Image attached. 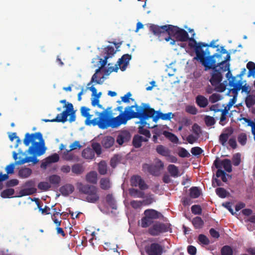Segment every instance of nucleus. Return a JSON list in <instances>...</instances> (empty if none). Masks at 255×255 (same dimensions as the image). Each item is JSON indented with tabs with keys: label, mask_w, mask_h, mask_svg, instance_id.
Here are the masks:
<instances>
[{
	"label": "nucleus",
	"mask_w": 255,
	"mask_h": 255,
	"mask_svg": "<svg viewBox=\"0 0 255 255\" xmlns=\"http://www.w3.org/2000/svg\"><path fill=\"white\" fill-rule=\"evenodd\" d=\"M123 107L118 106L115 111H119L120 114L116 117H113V128H117L122 124H126L128 121L137 118L139 119L140 126L138 127V133L144 135L147 138L150 137L149 130L144 128L147 125L146 120L151 118L155 114V111L151 108L149 105L146 103H141L140 106L137 104L126 107L123 111Z\"/></svg>",
	"instance_id": "1"
},
{
	"label": "nucleus",
	"mask_w": 255,
	"mask_h": 255,
	"mask_svg": "<svg viewBox=\"0 0 255 255\" xmlns=\"http://www.w3.org/2000/svg\"><path fill=\"white\" fill-rule=\"evenodd\" d=\"M23 143L25 146H28L30 143L32 145L28 148L27 152L32 155L31 157H25L19 159L14 163H10L7 165L5 168L6 174H2L0 173V182L7 180L8 178V174L14 173L15 165H21L25 163L32 162L33 164H36L39 160L37 157L43 155L45 151L44 140L43 138L42 134L40 132L30 134L26 133L23 139Z\"/></svg>",
	"instance_id": "2"
},
{
	"label": "nucleus",
	"mask_w": 255,
	"mask_h": 255,
	"mask_svg": "<svg viewBox=\"0 0 255 255\" xmlns=\"http://www.w3.org/2000/svg\"><path fill=\"white\" fill-rule=\"evenodd\" d=\"M149 29L150 31L158 37L160 41L164 39L166 41H170L171 45H175L176 42L172 36L175 37L177 41L181 42L187 41L189 39V35L186 30L171 24L159 26L150 24Z\"/></svg>",
	"instance_id": "3"
},
{
	"label": "nucleus",
	"mask_w": 255,
	"mask_h": 255,
	"mask_svg": "<svg viewBox=\"0 0 255 255\" xmlns=\"http://www.w3.org/2000/svg\"><path fill=\"white\" fill-rule=\"evenodd\" d=\"M215 57L220 58L221 54L215 53L211 56H206V59L202 61L201 63L204 67L205 71L212 69L211 78L210 82L213 86L216 87L222 81V73L227 71L230 66L229 63L221 61L217 63Z\"/></svg>",
	"instance_id": "4"
},
{
	"label": "nucleus",
	"mask_w": 255,
	"mask_h": 255,
	"mask_svg": "<svg viewBox=\"0 0 255 255\" xmlns=\"http://www.w3.org/2000/svg\"><path fill=\"white\" fill-rule=\"evenodd\" d=\"M77 189L79 192L86 195V201L95 203L100 199L98 194V188L94 186L89 184H84L82 183H78L77 185Z\"/></svg>",
	"instance_id": "5"
},
{
	"label": "nucleus",
	"mask_w": 255,
	"mask_h": 255,
	"mask_svg": "<svg viewBox=\"0 0 255 255\" xmlns=\"http://www.w3.org/2000/svg\"><path fill=\"white\" fill-rule=\"evenodd\" d=\"M195 33L193 34V36L191 38L189 37L188 46L191 48H194L196 53V56L194 57V59L199 60L200 62L204 61L206 59V56H211L210 52L208 49L207 48L205 51L202 49L203 47H205L207 46L206 43L203 42L197 43L196 40L194 38Z\"/></svg>",
	"instance_id": "6"
},
{
	"label": "nucleus",
	"mask_w": 255,
	"mask_h": 255,
	"mask_svg": "<svg viewBox=\"0 0 255 255\" xmlns=\"http://www.w3.org/2000/svg\"><path fill=\"white\" fill-rule=\"evenodd\" d=\"M87 125L92 124L94 126L98 125L101 129H106L112 127V114L107 111L102 112L99 118H95L93 120H88L86 122Z\"/></svg>",
	"instance_id": "7"
},
{
	"label": "nucleus",
	"mask_w": 255,
	"mask_h": 255,
	"mask_svg": "<svg viewBox=\"0 0 255 255\" xmlns=\"http://www.w3.org/2000/svg\"><path fill=\"white\" fill-rule=\"evenodd\" d=\"M170 224L157 221L148 229V233L152 236H157L161 234L167 232L170 229Z\"/></svg>",
	"instance_id": "8"
},
{
	"label": "nucleus",
	"mask_w": 255,
	"mask_h": 255,
	"mask_svg": "<svg viewBox=\"0 0 255 255\" xmlns=\"http://www.w3.org/2000/svg\"><path fill=\"white\" fill-rule=\"evenodd\" d=\"M236 78V77H233L232 80L229 81V85L233 87L231 91L234 95H237L238 91L241 89L242 90V92H244L248 95H249L251 91L249 86H247V84L243 86L242 82L241 81L237 82Z\"/></svg>",
	"instance_id": "9"
},
{
	"label": "nucleus",
	"mask_w": 255,
	"mask_h": 255,
	"mask_svg": "<svg viewBox=\"0 0 255 255\" xmlns=\"http://www.w3.org/2000/svg\"><path fill=\"white\" fill-rule=\"evenodd\" d=\"M109 58L108 56H106L105 57V59H103L102 58H100L99 57H97L95 58V60H98L97 66L99 67L96 70L95 73L93 75L91 80L90 82H89L87 85L89 86L93 82H96L97 83H100L99 80H97L98 74L99 72H101V70L104 67V66L106 65L107 63V59Z\"/></svg>",
	"instance_id": "10"
},
{
	"label": "nucleus",
	"mask_w": 255,
	"mask_h": 255,
	"mask_svg": "<svg viewBox=\"0 0 255 255\" xmlns=\"http://www.w3.org/2000/svg\"><path fill=\"white\" fill-rule=\"evenodd\" d=\"M164 248L158 243H153L146 247L145 251L148 255H162L164 253Z\"/></svg>",
	"instance_id": "11"
},
{
	"label": "nucleus",
	"mask_w": 255,
	"mask_h": 255,
	"mask_svg": "<svg viewBox=\"0 0 255 255\" xmlns=\"http://www.w3.org/2000/svg\"><path fill=\"white\" fill-rule=\"evenodd\" d=\"M131 59V56L129 54H125L119 59L117 64L113 67V72H117L119 69L122 71H125Z\"/></svg>",
	"instance_id": "12"
},
{
	"label": "nucleus",
	"mask_w": 255,
	"mask_h": 255,
	"mask_svg": "<svg viewBox=\"0 0 255 255\" xmlns=\"http://www.w3.org/2000/svg\"><path fill=\"white\" fill-rule=\"evenodd\" d=\"M214 165L215 167L219 169H221L222 167L225 170L228 172H231L232 171L231 161L229 159H224L220 160L217 157L214 161Z\"/></svg>",
	"instance_id": "13"
},
{
	"label": "nucleus",
	"mask_w": 255,
	"mask_h": 255,
	"mask_svg": "<svg viewBox=\"0 0 255 255\" xmlns=\"http://www.w3.org/2000/svg\"><path fill=\"white\" fill-rule=\"evenodd\" d=\"M130 185L133 187H138L141 190H144L148 188L143 179L139 175H133L130 178Z\"/></svg>",
	"instance_id": "14"
},
{
	"label": "nucleus",
	"mask_w": 255,
	"mask_h": 255,
	"mask_svg": "<svg viewBox=\"0 0 255 255\" xmlns=\"http://www.w3.org/2000/svg\"><path fill=\"white\" fill-rule=\"evenodd\" d=\"M34 182L32 180H29L24 184L25 187L29 188L21 190L19 191V197L30 195L33 194L36 192V189L34 187Z\"/></svg>",
	"instance_id": "15"
},
{
	"label": "nucleus",
	"mask_w": 255,
	"mask_h": 255,
	"mask_svg": "<svg viewBox=\"0 0 255 255\" xmlns=\"http://www.w3.org/2000/svg\"><path fill=\"white\" fill-rule=\"evenodd\" d=\"M131 134L127 130H121L117 137V142L119 145H123L124 143L128 142L131 139Z\"/></svg>",
	"instance_id": "16"
},
{
	"label": "nucleus",
	"mask_w": 255,
	"mask_h": 255,
	"mask_svg": "<svg viewBox=\"0 0 255 255\" xmlns=\"http://www.w3.org/2000/svg\"><path fill=\"white\" fill-rule=\"evenodd\" d=\"M59 160V156L58 154L54 153L46 157L41 164V167L46 169L50 164L57 162Z\"/></svg>",
	"instance_id": "17"
},
{
	"label": "nucleus",
	"mask_w": 255,
	"mask_h": 255,
	"mask_svg": "<svg viewBox=\"0 0 255 255\" xmlns=\"http://www.w3.org/2000/svg\"><path fill=\"white\" fill-rule=\"evenodd\" d=\"M173 117L174 114L171 112L163 114L160 112L155 111V114L153 115L151 118H153L154 122H156L159 119L162 120H170L171 119L173 118Z\"/></svg>",
	"instance_id": "18"
},
{
	"label": "nucleus",
	"mask_w": 255,
	"mask_h": 255,
	"mask_svg": "<svg viewBox=\"0 0 255 255\" xmlns=\"http://www.w3.org/2000/svg\"><path fill=\"white\" fill-rule=\"evenodd\" d=\"M144 215L151 220L158 219L163 217L162 214L154 209H146L144 212Z\"/></svg>",
	"instance_id": "19"
},
{
	"label": "nucleus",
	"mask_w": 255,
	"mask_h": 255,
	"mask_svg": "<svg viewBox=\"0 0 255 255\" xmlns=\"http://www.w3.org/2000/svg\"><path fill=\"white\" fill-rule=\"evenodd\" d=\"M66 109L60 114V120L62 121L64 123L67 120V117L69 115V113L72 112L74 111L73 106L71 103H68L66 106Z\"/></svg>",
	"instance_id": "20"
},
{
	"label": "nucleus",
	"mask_w": 255,
	"mask_h": 255,
	"mask_svg": "<svg viewBox=\"0 0 255 255\" xmlns=\"http://www.w3.org/2000/svg\"><path fill=\"white\" fill-rule=\"evenodd\" d=\"M156 151L159 155L165 157L169 155V153H171V151L168 148L161 144L157 145Z\"/></svg>",
	"instance_id": "21"
},
{
	"label": "nucleus",
	"mask_w": 255,
	"mask_h": 255,
	"mask_svg": "<svg viewBox=\"0 0 255 255\" xmlns=\"http://www.w3.org/2000/svg\"><path fill=\"white\" fill-rule=\"evenodd\" d=\"M196 103L200 108H205L208 105V99L202 95H198L196 97Z\"/></svg>",
	"instance_id": "22"
},
{
	"label": "nucleus",
	"mask_w": 255,
	"mask_h": 255,
	"mask_svg": "<svg viewBox=\"0 0 255 255\" xmlns=\"http://www.w3.org/2000/svg\"><path fill=\"white\" fill-rule=\"evenodd\" d=\"M74 190V186L71 184H66L60 188L61 193L64 196H68Z\"/></svg>",
	"instance_id": "23"
},
{
	"label": "nucleus",
	"mask_w": 255,
	"mask_h": 255,
	"mask_svg": "<svg viewBox=\"0 0 255 255\" xmlns=\"http://www.w3.org/2000/svg\"><path fill=\"white\" fill-rule=\"evenodd\" d=\"M82 155L85 159H92L95 157V153L91 148L87 147L83 150Z\"/></svg>",
	"instance_id": "24"
},
{
	"label": "nucleus",
	"mask_w": 255,
	"mask_h": 255,
	"mask_svg": "<svg viewBox=\"0 0 255 255\" xmlns=\"http://www.w3.org/2000/svg\"><path fill=\"white\" fill-rule=\"evenodd\" d=\"M32 173L31 169L28 167L21 168L18 171V176L21 178L28 177Z\"/></svg>",
	"instance_id": "25"
},
{
	"label": "nucleus",
	"mask_w": 255,
	"mask_h": 255,
	"mask_svg": "<svg viewBox=\"0 0 255 255\" xmlns=\"http://www.w3.org/2000/svg\"><path fill=\"white\" fill-rule=\"evenodd\" d=\"M167 170L172 177H177L179 176L178 168L174 164H169L167 167Z\"/></svg>",
	"instance_id": "26"
},
{
	"label": "nucleus",
	"mask_w": 255,
	"mask_h": 255,
	"mask_svg": "<svg viewBox=\"0 0 255 255\" xmlns=\"http://www.w3.org/2000/svg\"><path fill=\"white\" fill-rule=\"evenodd\" d=\"M86 180L90 183L96 184L97 182V173L96 171H91L86 175Z\"/></svg>",
	"instance_id": "27"
},
{
	"label": "nucleus",
	"mask_w": 255,
	"mask_h": 255,
	"mask_svg": "<svg viewBox=\"0 0 255 255\" xmlns=\"http://www.w3.org/2000/svg\"><path fill=\"white\" fill-rule=\"evenodd\" d=\"M216 176L217 178L221 177L222 179V180L224 182H227L228 181V179L227 178V176L229 177L230 178H231V175L227 174L225 171L222 170L221 169H219L217 170L216 174Z\"/></svg>",
	"instance_id": "28"
},
{
	"label": "nucleus",
	"mask_w": 255,
	"mask_h": 255,
	"mask_svg": "<svg viewBox=\"0 0 255 255\" xmlns=\"http://www.w3.org/2000/svg\"><path fill=\"white\" fill-rule=\"evenodd\" d=\"M101 144L105 148H109L112 147V136H105L101 141Z\"/></svg>",
	"instance_id": "29"
},
{
	"label": "nucleus",
	"mask_w": 255,
	"mask_h": 255,
	"mask_svg": "<svg viewBox=\"0 0 255 255\" xmlns=\"http://www.w3.org/2000/svg\"><path fill=\"white\" fill-rule=\"evenodd\" d=\"M192 224L195 229H201L204 225V221L200 217H196L193 218Z\"/></svg>",
	"instance_id": "30"
},
{
	"label": "nucleus",
	"mask_w": 255,
	"mask_h": 255,
	"mask_svg": "<svg viewBox=\"0 0 255 255\" xmlns=\"http://www.w3.org/2000/svg\"><path fill=\"white\" fill-rule=\"evenodd\" d=\"M245 103L248 108H251L255 105V97L252 95H248L246 98Z\"/></svg>",
	"instance_id": "31"
},
{
	"label": "nucleus",
	"mask_w": 255,
	"mask_h": 255,
	"mask_svg": "<svg viewBox=\"0 0 255 255\" xmlns=\"http://www.w3.org/2000/svg\"><path fill=\"white\" fill-rule=\"evenodd\" d=\"M153 223V221L144 215L141 219L140 226L142 228H147Z\"/></svg>",
	"instance_id": "32"
},
{
	"label": "nucleus",
	"mask_w": 255,
	"mask_h": 255,
	"mask_svg": "<svg viewBox=\"0 0 255 255\" xmlns=\"http://www.w3.org/2000/svg\"><path fill=\"white\" fill-rule=\"evenodd\" d=\"M247 68L249 70L248 77L255 75V64L254 62L250 61L247 64Z\"/></svg>",
	"instance_id": "33"
},
{
	"label": "nucleus",
	"mask_w": 255,
	"mask_h": 255,
	"mask_svg": "<svg viewBox=\"0 0 255 255\" xmlns=\"http://www.w3.org/2000/svg\"><path fill=\"white\" fill-rule=\"evenodd\" d=\"M14 193V190L12 188H7L1 193V197L3 198H10Z\"/></svg>",
	"instance_id": "34"
},
{
	"label": "nucleus",
	"mask_w": 255,
	"mask_h": 255,
	"mask_svg": "<svg viewBox=\"0 0 255 255\" xmlns=\"http://www.w3.org/2000/svg\"><path fill=\"white\" fill-rule=\"evenodd\" d=\"M71 170L73 173L77 175L81 174L84 171L83 166L78 163L72 165Z\"/></svg>",
	"instance_id": "35"
},
{
	"label": "nucleus",
	"mask_w": 255,
	"mask_h": 255,
	"mask_svg": "<svg viewBox=\"0 0 255 255\" xmlns=\"http://www.w3.org/2000/svg\"><path fill=\"white\" fill-rule=\"evenodd\" d=\"M141 136L136 134L135 135L132 139V145L135 148H139L141 147L142 142L141 140Z\"/></svg>",
	"instance_id": "36"
},
{
	"label": "nucleus",
	"mask_w": 255,
	"mask_h": 255,
	"mask_svg": "<svg viewBox=\"0 0 255 255\" xmlns=\"http://www.w3.org/2000/svg\"><path fill=\"white\" fill-rule=\"evenodd\" d=\"M200 194V191L197 187H192L190 189V196L192 198H198Z\"/></svg>",
	"instance_id": "37"
},
{
	"label": "nucleus",
	"mask_w": 255,
	"mask_h": 255,
	"mask_svg": "<svg viewBox=\"0 0 255 255\" xmlns=\"http://www.w3.org/2000/svg\"><path fill=\"white\" fill-rule=\"evenodd\" d=\"M100 187L103 190H108L110 188V181L109 179L103 178L101 179Z\"/></svg>",
	"instance_id": "38"
},
{
	"label": "nucleus",
	"mask_w": 255,
	"mask_h": 255,
	"mask_svg": "<svg viewBox=\"0 0 255 255\" xmlns=\"http://www.w3.org/2000/svg\"><path fill=\"white\" fill-rule=\"evenodd\" d=\"M163 134L167 137L170 141L173 143H177L178 141L177 137L173 133L168 132L164 131Z\"/></svg>",
	"instance_id": "39"
},
{
	"label": "nucleus",
	"mask_w": 255,
	"mask_h": 255,
	"mask_svg": "<svg viewBox=\"0 0 255 255\" xmlns=\"http://www.w3.org/2000/svg\"><path fill=\"white\" fill-rule=\"evenodd\" d=\"M215 191L217 195L221 198H226L229 194L227 191L222 187L216 188Z\"/></svg>",
	"instance_id": "40"
},
{
	"label": "nucleus",
	"mask_w": 255,
	"mask_h": 255,
	"mask_svg": "<svg viewBox=\"0 0 255 255\" xmlns=\"http://www.w3.org/2000/svg\"><path fill=\"white\" fill-rule=\"evenodd\" d=\"M230 134L227 133H222L219 137V142L223 145L225 146L226 145L227 141L228 140L229 138Z\"/></svg>",
	"instance_id": "41"
},
{
	"label": "nucleus",
	"mask_w": 255,
	"mask_h": 255,
	"mask_svg": "<svg viewBox=\"0 0 255 255\" xmlns=\"http://www.w3.org/2000/svg\"><path fill=\"white\" fill-rule=\"evenodd\" d=\"M98 171L102 175H104L107 173V164L105 161H101L98 164Z\"/></svg>",
	"instance_id": "42"
},
{
	"label": "nucleus",
	"mask_w": 255,
	"mask_h": 255,
	"mask_svg": "<svg viewBox=\"0 0 255 255\" xmlns=\"http://www.w3.org/2000/svg\"><path fill=\"white\" fill-rule=\"evenodd\" d=\"M89 111L90 109L86 107L83 106L81 108V113L82 116L87 118L86 122H87L88 120H89L92 117V115L89 114Z\"/></svg>",
	"instance_id": "43"
},
{
	"label": "nucleus",
	"mask_w": 255,
	"mask_h": 255,
	"mask_svg": "<svg viewBox=\"0 0 255 255\" xmlns=\"http://www.w3.org/2000/svg\"><path fill=\"white\" fill-rule=\"evenodd\" d=\"M222 255H233V251L232 248L229 246H224L221 250Z\"/></svg>",
	"instance_id": "44"
},
{
	"label": "nucleus",
	"mask_w": 255,
	"mask_h": 255,
	"mask_svg": "<svg viewBox=\"0 0 255 255\" xmlns=\"http://www.w3.org/2000/svg\"><path fill=\"white\" fill-rule=\"evenodd\" d=\"M60 177L57 175H52L50 176L49 177V181L50 183L53 185H58L60 182Z\"/></svg>",
	"instance_id": "45"
},
{
	"label": "nucleus",
	"mask_w": 255,
	"mask_h": 255,
	"mask_svg": "<svg viewBox=\"0 0 255 255\" xmlns=\"http://www.w3.org/2000/svg\"><path fill=\"white\" fill-rule=\"evenodd\" d=\"M71 151L65 149L63 152V158L66 161H71L74 159V155L70 153Z\"/></svg>",
	"instance_id": "46"
},
{
	"label": "nucleus",
	"mask_w": 255,
	"mask_h": 255,
	"mask_svg": "<svg viewBox=\"0 0 255 255\" xmlns=\"http://www.w3.org/2000/svg\"><path fill=\"white\" fill-rule=\"evenodd\" d=\"M92 149L94 150V153H96L98 155L102 153V148L101 144L98 142H94L92 143Z\"/></svg>",
	"instance_id": "47"
},
{
	"label": "nucleus",
	"mask_w": 255,
	"mask_h": 255,
	"mask_svg": "<svg viewBox=\"0 0 255 255\" xmlns=\"http://www.w3.org/2000/svg\"><path fill=\"white\" fill-rule=\"evenodd\" d=\"M37 187L41 190L47 191L51 188V185L47 182H40L38 183Z\"/></svg>",
	"instance_id": "48"
},
{
	"label": "nucleus",
	"mask_w": 255,
	"mask_h": 255,
	"mask_svg": "<svg viewBox=\"0 0 255 255\" xmlns=\"http://www.w3.org/2000/svg\"><path fill=\"white\" fill-rule=\"evenodd\" d=\"M238 142L242 145H245L247 141V136L246 133H241L238 136Z\"/></svg>",
	"instance_id": "49"
},
{
	"label": "nucleus",
	"mask_w": 255,
	"mask_h": 255,
	"mask_svg": "<svg viewBox=\"0 0 255 255\" xmlns=\"http://www.w3.org/2000/svg\"><path fill=\"white\" fill-rule=\"evenodd\" d=\"M204 121L206 126L208 127L212 126L216 123L215 119L209 116H205Z\"/></svg>",
	"instance_id": "50"
},
{
	"label": "nucleus",
	"mask_w": 255,
	"mask_h": 255,
	"mask_svg": "<svg viewBox=\"0 0 255 255\" xmlns=\"http://www.w3.org/2000/svg\"><path fill=\"white\" fill-rule=\"evenodd\" d=\"M241 161V154L239 153L234 154L232 158L233 164L234 166H238Z\"/></svg>",
	"instance_id": "51"
},
{
	"label": "nucleus",
	"mask_w": 255,
	"mask_h": 255,
	"mask_svg": "<svg viewBox=\"0 0 255 255\" xmlns=\"http://www.w3.org/2000/svg\"><path fill=\"white\" fill-rule=\"evenodd\" d=\"M101 95V93L100 92L97 95L93 96L94 97L92 99V105L93 106H95L97 105L99 107L101 108L102 106L99 104V98Z\"/></svg>",
	"instance_id": "52"
},
{
	"label": "nucleus",
	"mask_w": 255,
	"mask_h": 255,
	"mask_svg": "<svg viewBox=\"0 0 255 255\" xmlns=\"http://www.w3.org/2000/svg\"><path fill=\"white\" fill-rule=\"evenodd\" d=\"M191 212L194 215H201L202 208L200 205H194L191 207Z\"/></svg>",
	"instance_id": "53"
},
{
	"label": "nucleus",
	"mask_w": 255,
	"mask_h": 255,
	"mask_svg": "<svg viewBox=\"0 0 255 255\" xmlns=\"http://www.w3.org/2000/svg\"><path fill=\"white\" fill-rule=\"evenodd\" d=\"M192 131L195 134V136L199 137L201 134V129L200 127L197 124H194L192 126Z\"/></svg>",
	"instance_id": "54"
},
{
	"label": "nucleus",
	"mask_w": 255,
	"mask_h": 255,
	"mask_svg": "<svg viewBox=\"0 0 255 255\" xmlns=\"http://www.w3.org/2000/svg\"><path fill=\"white\" fill-rule=\"evenodd\" d=\"M153 196V195H150L148 196H146L145 199L141 201L142 205H149L152 204L154 201Z\"/></svg>",
	"instance_id": "55"
},
{
	"label": "nucleus",
	"mask_w": 255,
	"mask_h": 255,
	"mask_svg": "<svg viewBox=\"0 0 255 255\" xmlns=\"http://www.w3.org/2000/svg\"><path fill=\"white\" fill-rule=\"evenodd\" d=\"M178 154L180 157L182 158L189 157L190 156L188 151L183 147L180 148Z\"/></svg>",
	"instance_id": "56"
},
{
	"label": "nucleus",
	"mask_w": 255,
	"mask_h": 255,
	"mask_svg": "<svg viewBox=\"0 0 255 255\" xmlns=\"http://www.w3.org/2000/svg\"><path fill=\"white\" fill-rule=\"evenodd\" d=\"M236 101L235 96L234 98L231 99L230 101L228 103L227 106H226L224 109L222 110V111H225L226 113H228L229 111L230 110L231 107L235 103Z\"/></svg>",
	"instance_id": "57"
},
{
	"label": "nucleus",
	"mask_w": 255,
	"mask_h": 255,
	"mask_svg": "<svg viewBox=\"0 0 255 255\" xmlns=\"http://www.w3.org/2000/svg\"><path fill=\"white\" fill-rule=\"evenodd\" d=\"M198 240L200 242L205 245H208L210 244V241L208 238L203 234H201L199 236Z\"/></svg>",
	"instance_id": "58"
},
{
	"label": "nucleus",
	"mask_w": 255,
	"mask_h": 255,
	"mask_svg": "<svg viewBox=\"0 0 255 255\" xmlns=\"http://www.w3.org/2000/svg\"><path fill=\"white\" fill-rule=\"evenodd\" d=\"M221 100V96L218 94H213L209 97V101L212 103H215Z\"/></svg>",
	"instance_id": "59"
},
{
	"label": "nucleus",
	"mask_w": 255,
	"mask_h": 255,
	"mask_svg": "<svg viewBox=\"0 0 255 255\" xmlns=\"http://www.w3.org/2000/svg\"><path fill=\"white\" fill-rule=\"evenodd\" d=\"M186 112L192 115H196L197 113V108L193 106H188L185 109Z\"/></svg>",
	"instance_id": "60"
},
{
	"label": "nucleus",
	"mask_w": 255,
	"mask_h": 255,
	"mask_svg": "<svg viewBox=\"0 0 255 255\" xmlns=\"http://www.w3.org/2000/svg\"><path fill=\"white\" fill-rule=\"evenodd\" d=\"M19 181L16 179H12L7 181L6 183V186L7 187H14L17 185Z\"/></svg>",
	"instance_id": "61"
},
{
	"label": "nucleus",
	"mask_w": 255,
	"mask_h": 255,
	"mask_svg": "<svg viewBox=\"0 0 255 255\" xmlns=\"http://www.w3.org/2000/svg\"><path fill=\"white\" fill-rule=\"evenodd\" d=\"M203 150L202 149V148L199 147H192L191 149V153L195 156L200 155L203 152Z\"/></svg>",
	"instance_id": "62"
},
{
	"label": "nucleus",
	"mask_w": 255,
	"mask_h": 255,
	"mask_svg": "<svg viewBox=\"0 0 255 255\" xmlns=\"http://www.w3.org/2000/svg\"><path fill=\"white\" fill-rule=\"evenodd\" d=\"M131 96V94L130 92H128L127 94H126L125 96L122 97V101H118L117 103L119 104H121L122 102H123L124 103H129L130 97Z\"/></svg>",
	"instance_id": "63"
},
{
	"label": "nucleus",
	"mask_w": 255,
	"mask_h": 255,
	"mask_svg": "<svg viewBox=\"0 0 255 255\" xmlns=\"http://www.w3.org/2000/svg\"><path fill=\"white\" fill-rule=\"evenodd\" d=\"M130 205L133 208L138 209L141 206L142 204L141 201L132 200L130 202Z\"/></svg>",
	"instance_id": "64"
}]
</instances>
